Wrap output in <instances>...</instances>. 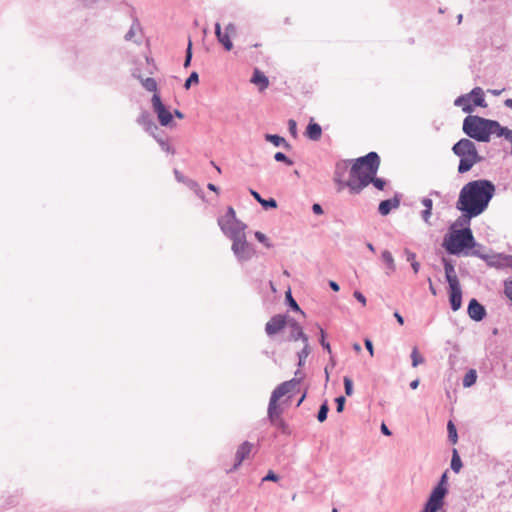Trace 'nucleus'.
Masks as SVG:
<instances>
[{"mask_svg":"<svg viewBox=\"0 0 512 512\" xmlns=\"http://www.w3.org/2000/svg\"><path fill=\"white\" fill-rule=\"evenodd\" d=\"M260 205L264 210L275 209L277 208V201L274 198H263V200H261Z\"/></svg>","mask_w":512,"mask_h":512,"instance_id":"c03bdc74","label":"nucleus"},{"mask_svg":"<svg viewBox=\"0 0 512 512\" xmlns=\"http://www.w3.org/2000/svg\"><path fill=\"white\" fill-rule=\"evenodd\" d=\"M282 409H275L270 414V409L267 410V416L270 423L283 435H290V427L288 423L281 417Z\"/></svg>","mask_w":512,"mask_h":512,"instance_id":"9b49d317","label":"nucleus"},{"mask_svg":"<svg viewBox=\"0 0 512 512\" xmlns=\"http://www.w3.org/2000/svg\"><path fill=\"white\" fill-rule=\"evenodd\" d=\"M456 209L461 212V215L457 218V220L450 226V229H457V227H470L471 219L479 216L480 214L465 208L464 206H460L456 203Z\"/></svg>","mask_w":512,"mask_h":512,"instance_id":"f8f14e48","label":"nucleus"},{"mask_svg":"<svg viewBox=\"0 0 512 512\" xmlns=\"http://www.w3.org/2000/svg\"><path fill=\"white\" fill-rule=\"evenodd\" d=\"M289 317L285 314H276L265 325V332L269 337L279 333L286 325Z\"/></svg>","mask_w":512,"mask_h":512,"instance_id":"9d476101","label":"nucleus"},{"mask_svg":"<svg viewBox=\"0 0 512 512\" xmlns=\"http://www.w3.org/2000/svg\"><path fill=\"white\" fill-rule=\"evenodd\" d=\"M494 134L497 137H503L508 141L512 140V130L508 127L502 126L497 120H495L494 123L493 135Z\"/></svg>","mask_w":512,"mask_h":512,"instance_id":"c756f323","label":"nucleus"},{"mask_svg":"<svg viewBox=\"0 0 512 512\" xmlns=\"http://www.w3.org/2000/svg\"><path fill=\"white\" fill-rule=\"evenodd\" d=\"M158 144L160 145L163 151L170 154L175 153V149L165 139H158Z\"/></svg>","mask_w":512,"mask_h":512,"instance_id":"3c124183","label":"nucleus"},{"mask_svg":"<svg viewBox=\"0 0 512 512\" xmlns=\"http://www.w3.org/2000/svg\"><path fill=\"white\" fill-rule=\"evenodd\" d=\"M485 262L490 267L495 268H512V255L496 253L487 255Z\"/></svg>","mask_w":512,"mask_h":512,"instance_id":"ddd939ff","label":"nucleus"},{"mask_svg":"<svg viewBox=\"0 0 512 512\" xmlns=\"http://www.w3.org/2000/svg\"><path fill=\"white\" fill-rule=\"evenodd\" d=\"M184 184H186L190 189L195 190L198 195H200V192L202 193V190L199 189V185L196 181L187 178Z\"/></svg>","mask_w":512,"mask_h":512,"instance_id":"5fc2aeb1","label":"nucleus"},{"mask_svg":"<svg viewBox=\"0 0 512 512\" xmlns=\"http://www.w3.org/2000/svg\"><path fill=\"white\" fill-rule=\"evenodd\" d=\"M349 162L350 160H341L335 164L333 180L338 186V191H341L345 187L349 189V184L357 183V179H353L351 177L349 180H344Z\"/></svg>","mask_w":512,"mask_h":512,"instance_id":"1a4fd4ad","label":"nucleus"},{"mask_svg":"<svg viewBox=\"0 0 512 512\" xmlns=\"http://www.w3.org/2000/svg\"><path fill=\"white\" fill-rule=\"evenodd\" d=\"M476 246L480 247V244L476 243L470 227L449 229L443 239V247L451 255L459 256L463 254L467 256L469 250Z\"/></svg>","mask_w":512,"mask_h":512,"instance_id":"7ed1b4c3","label":"nucleus"},{"mask_svg":"<svg viewBox=\"0 0 512 512\" xmlns=\"http://www.w3.org/2000/svg\"><path fill=\"white\" fill-rule=\"evenodd\" d=\"M133 76L138 78L142 84V86L149 92H156L157 90V82L154 78L147 77L143 78L141 75H136L133 73Z\"/></svg>","mask_w":512,"mask_h":512,"instance_id":"473e14b6","label":"nucleus"},{"mask_svg":"<svg viewBox=\"0 0 512 512\" xmlns=\"http://www.w3.org/2000/svg\"><path fill=\"white\" fill-rule=\"evenodd\" d=\"M454 105L461 107L462 111L468 113L469 115H471V113L474 111L470 92L458 96L454 101Z\"/></svg>","mask_w":512,"mask_h":512,"instance_id":"5701e85b","label":"nucleus"},{"mask_svg":"<svg viewBox=\"0 0 512 512\" xmlns=\"http://www.w3.org/2000/svg\"><path fill=\"white\" fill-rule=\"evenodd\" d=\"M312 211L316 215H322L324 213V210H323L322 206L319 203H314L312 205Z\"/></svg>","mask_w":512,"mask_h":512,"instance_id":"e2e57ef3","label":"nucleus"},{"mask_svg":"<svg viewBox=\"0 0 512 512\" xmlns=\"http://www.w3.org/2000/svg\"><path fill=\"white\" fill-rule=\"evenodd\" d=\"M246 228V224H241L237 233L236 231L229 230L225 232V236L232 240L231 249L239 262L249 261L255 254V249L253 245L249 243L246 239Z\"/></svg>","mask_w":512,"mask_h":512,"instance_id":"423d86ee","label":"nucleus"},{"mask_svg":"<svg viewBox=\"0 0 512 512\" xmlns=\"http://www.w3.org/2000/svg\"><path fill=\"white\" fill-rule=\"evenodd\" d=\"M484 247L482 245H480V247L476 246L475 248H471V252H469V255H472V256H475V257H479L480 259L482 260H486V257L488 254H485V253H482V249Z\"/></svg>","mask_w":512,"mask_h":512,"instance_id":"09e8293b","label":"nucleus"},{"mask_svg":"<svg viewBox=\"0 0 512 512\" xmlns=\"http://www.w3.org/2000/svg\"><path fill=\"white\" fill-rule=\"evenodd\" d=\"M380 163V156L375 151L354 160L349 175L351 178L357 179V183L349 184L350 194H360L369 184H372L378 190H384L387 184L386 180L376 176Z\"/></svg>","mask_w":512,"mask_h":512,"instance_id":"f257e3e1","label":"nucleus"},{"mask_svg":"<svg viewBox=\"0 0 512 512\" xmlns=\"http://www.w3.org/2000/svg\"><path fill=\"white\" fill-rule=\"evenodd\" d=\"M217 222L224 235L228 230L237 232L241 224H245L241 220L237 219L236 212L232 206L227 207L225 215L219 217Z\"/></svg>","mask_w":512,"mask_h":512,"instance_id":"6e6552de","label":"nucleus"},{"mask_svg":"<svg viewBox=\"0 0 512 512\" xmlns=\"http://www.w3.org/2000/svg\"><path fill=\"white\" fill-rule=\"evenodd\" d=\"M198 82H199V75H198V73L196 71H193V72H191L189 77L185 80L184 88L186 90H188V89H190V87L193 84H197Z\"/></svg>","mask_w":512,"mask_h":512,"instance_id":"ea45409f","label":"nucleus"},{"mask_svg":"<svg viewBox=\"0 0 512 512\" xmlns=\"http://www.w3.org/2000/svg\"><path fill=\"white\" fill-rule=\"evenodd\" d=\"M470 96L472 98V104H473L474 109H475V107H482V108L487 107V103L485 100V94L481 87H478V86L474 87L470 91Z\"/></svg>","mask_w":512,"mask_h":512,"instance_id":"a878e982","label":"nucleus"},{"mask_svg":"<svg viewBox=\"0 0 512 512\" xmlns=\"http://www.w3.org/2000/svg\"><path fill=\"white\" fill-rule=\"evenodd\" d=\"M265 140L270 142L275 147H283L286 150H290L292 148L291 144L287 142V140L277 134H265Z\"/></svg>","mask_w":512,"mask_h":512,"instance_id":"c85d7f7f","label":"nucleus"},{"mask_svg":"<svg viewBox=\"0 0 512 512\" xmlns=\"http://www.w3.org/2000/svg\"><path fill=\"white\" fill-rule=\"evenodd\" d=\"M192 56H193V53H192V42L191 40H189L188 42V46L186 48V52H185V60H184V68H188L191 64V60H192Z\"/></svg>","mask_w":512,"mask_h":512,"instance_id":"37998d69","label":"nucleus"},{"mask_svg":"<svg viewBox=\"0 0 512 512\" xmlns=\"http://www.w3.org/2000/svg\"><path fill=\"white\" fill-rule=\"evenodd\" d=\"M401 197L402 195L400 193H395L392 198L382 200L378 206V212L380 215L387 216L392 209L398 208L400 206Z\"/></svg>","mask_w":512,"mask_h":512,"instance_id":"a211bd4d","label":"nucleus"},{"mask_svg":"<svg viewBox=\"0 0 512 512\" xmlns=\"http://www.w3.org/2000/svg\"><path fill=\"white\" fill-rule=\"evenodd\" d=\"M285 299H286V302H287V305L295 312H301L303 314V311L301 310V308L299 307L298 303L296 302V300L293 298L292 296V293H291V290L289 289L288 291L285 292Z\"/></svg>","mask_w":512,"mask_h":512,"instance_id":"e433bc0d","label":"nucleus"},{"mask_svg":"<svg viewBox=\"0 0 512 512\" xmlns=\"http://www.w3.org/2000/svg\"><path fill=\"white\" fill-rule=\"evenodd\" d=\"M262 480L277 482L279 480V476L275 472L270 470Z\"/></svg>","mask_w":512,"mask_h":512,"instance_id":"4d7b16f0","label":"nucleus"},{"mask_svg":"<svg viewBox=\"0 0 512 512\" xmlns=\"http://www.w3.org/2000/svg\"><path fill=\"white\" fill-rule=\"evenodd\" d=\"M319 342H320L321 346L323 347V349L326 350L329 354H331L332 351H331L330 343L328 341H326V333L322 328H320Z\"/></svg>","mask_w":512,"mask_h":512,"instance_id":"a18cd8bd","label":"nucleus"},{"mask_svg":"<svg viewBox=\"0 0 512 512\" xmlns=\"http://www.w3.org/2000/svg\"><path fill=\"white\" fill-rule=\"evenodd\" d=\"M345 394L351 396L353 394V381L350 377L345 376L343 379Z\"/></svg>","mask_w":512,"mask_h":512,"instance_id":"49530a36","label":"nucleus"},{"mask_svg":"<svg viewBox=\"0 0 512 512\" xmlns=\"http://www.w3.org/2000/svg\"><path fill=\"white\" fill-rule=\"evenodd\" d=\"M302 378V373L300 372V370H297L295 372V377L292 378L291 380L285 381L284 383H288V389L290 391H293L300 384Z\"/></svg>","mask_w":512,"mask_h":512,"instance_id":"58836bf2","label":"nucleus"},{"mask_svg":"<svg viewBox=\"0 0 512 512\" xmlns=\"http://www.w3.org/2000/svg\"><path fill=\"white\" fill-rule=\"evenodd\" d=\"M174 176H175V179L180 182V183H185V181L187 180V177L184 176L179 170L177 169H174Z\"/></svg>","mask_w":512,"mask_h":512,"instance_id":"680f3d73","label":"nucleus"},{"mask_svg":"<svg viewBox=\"0 0 512 512\" xmlns=\"http://www.w3.org/2000/svg\"><path fill=\"white\" fill-rule=\"evenodd\" d=\"M477 381V372L475 369H469L464 378H463V386L465 388L473 386Z\"/></svg>","mask_w":512,"mask_h":512,"instance_id":"f704fd0d","label":"nucleus"},{"mask_svg":"<svg viewBox=\"0 0 512 512\" xmlns=\"http://www.w3.org/2000/svg\"><path fill=\"white\" fill-rule=\"evenodd\" d=\"M495 120L478 115H468L462 123V131L470 140L488 143L493 135Z\"/></svg>","mask_w":512,"mask_h":512,"instance_id":"39448f33","label":"nucleus"},{"mask_svg":"<svg viewBox=\"0 0 512 512\" xmlns=\"http://www.w3.org/2000/svg\"><path fill=\"white\" fill-rule=\"evenodd\" d=\"M287 325L289 327V335L287 336L286 341H308V336L303 332L301 325L295 319L289 318Z\"/></svg>","mask_w":512,"mask_h":512,"instance_id":"4468645a","label":"nucleus"},{"mask_svg":"<svg viewBox=\"0 0 512 512\" xmlns=\"http://www.w3.org/2000/svg\"><path fill=\"white\" fill-rule=\"evenodd\" d=\"M494 194L495 185L492 181L472 180L461 188L456 203L481 215L488 208Z\"/></svg>","mask_w":512,"mask_h":512,"instance_id":"f03ea898","label":"nucleus"},{"mask_svg":"<svg viewBox=\"0 0 512 512\" xmlns=\"http://www.w3.org/2000/svg\"><path fill=\"white\" fill-rule=\"evenodd\" d=\"M431 215H432V210L424 209V210L421 212V217H422L423 221H424L426 224H429V225L431 224V223H430Z\"/></svg>","mask_w":512,"mask_h":512,"instance_id":"13d9d810","label":"nucleus"},{"mask_svg":"<svg viewBox=\"0 0 512 512\" xmlns=\"http://www.w3.org/2000/svg\"><path fill=\"white\" fill-rule=\"evenodd\" d=\"M305 136L311 141H318L322 135L321 126L311 119L306 127Z\"/></svg>","mask_w":512,"mask_h":512,"instance_id":"b1692460","label":"nucleus"},{"mask_svg":"<svg viewBox=\"0 0 512 512\" xmlns=\"http://www.w3.org/2000/svg\"><path fill=\"white\" fill-rule=\"evenodd\" d=\"M136 26H139V22H138V19L136 17H133V24L131 25L130 29L128 30V32L124 36L126 41L132 40V38L135 35V30L134 29H135Z\"/></svg>","mask_w":512,"mask_h":512,"instance_id":"de8ad7c7","label":"nucleus"},{"mask_svg":"<svg viewBox=\"0 0 512 512\" xmlns=\"http://www.w3.org/2000/svg\"><path fill=\"white\" fill-rule=\"evenodd\" d=\"M310 353H311V347L309 345V340H308L307 342H303V348L297 352V358H298L297 366L299 368L303 367L305 365L306 359Z\"/></svg>","mask_w":512,"mask_h":512,"instance_id":"2f4dec72","label":"nucleus"},{"mask_svg":"<svg viewBox=\"0 0 512 512\" xmlns=\"http://www.w3.org/2000/svg\"><path fill=\"white\" fill-rule=\"evenodd\" d=\"M328 412H329V405H328V401L325 400L319 407V410L317 413V420L321 423L324 422L328 417Z\"/></svg>","mask_w":512,"mask_h":512,"instance_id":"4c0bfd02","label":"nucleus"},{"mask_svg":"<svg viewBox=\"0 0 512 512\" xmlns=\"http://www.w3.org/2000/svg\"><path fill=\"white\" fill-rule=\"evenodd\" d=\"M447 431H448V440L452 444H456L458 441V434L455 424L452 420H449L447 423Z\"/></svg>","mask_w":512,"mask_h":512,"instance_id":"c9c22d12","label":"nucleus"},{"mask_svg":"<svg viewBox=\"0 0 512 512\" xmlns=\"http://www.w3.org/2000/svg\"><path fill=\"white\" fill-rule=\"evenodd\" d=\"M147 64L149 65L148 73L153 74L156 66L152 58L146 57Z\"/></svg>","mask_w":512,"mask_h":512,"instance_id":"338daca9","label":"nucleus"},{"mask_svg":"<svg viewBox=\"0 0 512 512\" xmlns=\"http://www.w3.org/2000/svg\"><path fill=\"white\" fill-rule=\"evenodd\" d=\"M442 263H443L444 270H445V278H446V281L448 282L449 286L460 284L459 279L455 272L454 264L452 263V261L443 257Z\"/></svg>","mask_w":512,"mask_h":512,"instance_id":"412c9836","label":"nucleus"},{"mask_svg":"<svg viewBox=\"0 0 512 512\" xmlns=\"http://www.w3.org/2000/svg\"><path fill=\"white\" fill-rule=\"evenodd\" d=\"M274 160L277 161V162H282L288 166H291L293 165V160L290 159L285 153L283 152H276L274 154Z\"/></svg>","mask_w":512,"mask_h":512,"instance_id":"a19ab883","label":"nucleus"},{"mask_svg":"<svg viewBox=\"0 0 512 512\" xmlns=\"http://www.w3.org/2000/svg\"><path fill=\"white\" fill-rule=\"evenodd\" d=\"M444 503V496L431 492L428 496V499L424 505L422 512H445L443 510Z\"/></svg>","mask_w":512,"mask_h":512,"instance_id":"2eb2a0df","label":"nucleus"},{"mask_svg":"<svg viewBox=\"0 0 512 512\" xmlns=\"http://www.w3.org/2000/svg\"><path fill=\"white\" fill-rule=\"evenodd\" d=\"M404 255L406 256V260L410 262V264L416 261V254L413 251L409 250L408 248L404 249Z\"/></svg>","mask_w":512,"mask_h":512,"instance_id":"6e6d98bb","label":"nucleus"},{"mask_svg":"<svg viewBox=\"0 0 512 512\" xmlns=\"http://www.w3.org/2000/svg\"><path fill=\"white\" fill-rule=\"evenodd\" d=\"M255 238L260 243L264 244L267 248H270L272 246L270 241H269V239H268V237L264 233H262L260 231H256L255 232Z\"/></svg>","mask_w":512,"mask_h":512,"instance_id":"8fccbe9b","label":"nucleus"},{"mask_svg":"<svg viewBox=\"0 0 512 512\" xmlns=\"http://www.w3.org/2000/svg\"><path fill=\"white\" fill-rule=\"evenodd\" d=\"M253 444L249 441H244L237 449L235 454L236 462L234 464V469H237L241 463L248 458L250 455V452L252 450Z\"/></svg>","mask_w":512,"mask_h":512,"instance_id":"4be33fe9","label":"nucleus"},{"mask_svg":"<svg viewBox=\"0 0 512 512\" xmlns=\"http://www.w3.org/2000/svg\"><path fill=\"white\" fill-rule=\"evenodd\" d=\"M251 196L260 204L263 197L254 189H249Z\"/></svg>","mask_w":512,"mask_h":512,"instance_id":"69168bd1","label":"nucleus"},{"mask_svg":"<svg viewBox=\"0 0 512 512\" xmlns=\"http://www.w3.org/2000/svg\"><path fill=\"white\" fill-rule=\"evenodd\" d=\"M467 313L469 317L476 322L482 321L487 315L485 307L475 298L469 301Z\"/></svg>","mask_w":512,"mask_h":512,"instance_id":"dca6fc26","label":"nucleus"},{"mask_svg":"<svg viewBox=\"0 0 512 512\" xmlns=\"http://www.w3.org/2000/svg\"><path fill=\"white\" fill-rule=\"evenodd\" d=\"M137 123L145 128V130L153 134V131H159L158 126L153 121L151 114L148 111H142L137 118Z\"/></svg>","mask_w":512,"mask_h":512,"instance_id":"aec40b11","label":"nucleus"},{"mask_svg":"<svg viewBox=\"0 0 512 512\" xmlns=\"http://www.w3.org/2000/svg\"><path fill=\"white\" fill-rule=\"evenodd\" d=\"M153 111L156 113L158 121L162 126H169L173 122V114L162 102L159 94L154 93L151 99Z\"/></svg>","mask_w":512,"mask_h":512,"instance_id":"0eeeda50","label":"nucleus"},{"mask_svg":"<svg viewBox=\"0 0 512 512\" xmlns=\"http://www.w3.org/2000/svg\"><path fill=\"white\" fill-rule=\"evenodd\" d=\"M381 258L387 267L386 274L390 275L391 273L395 272L396 265H395L394 258L392 256L391 252L388 250H384L381 254Z\"/></svg>","mask_w":512,"mask_h":512,"instance_id":"7c9ffc66","label":"nucleus"},{"mask_svg":"<svg viewBox=\"0 0 512 512\" xmlns=\"http://www.w3.org/2000/svg\"><path fill=\"white\" fill-rule=\"evenodd\" d=\"M421 203L423 204V206L425 207V209L432 210V208H433V201H432V199H430V198H428V197H424V198L421 200Z\"/></svg>","mask_w":512,"mask_h":512,"instance_id":"052dcab7","label":"nucleus"},{"mask_svg":"<svg viewBox=\"0 0 512 512\" xmlns=\"http://www.w3.org/2000/svg\"><path fill=\"white\" fill-rule=\"evenodd\" d=\"M215 35L219 43H221L226 51H230L233 48V43L230 39V35L226 32H222L220 23L215 24Z\"/></svg>","mask_w":512,"mask_h":512,"instance_id":"bb28decb","label":"nucleus"},{"mask_svg":"<svg viewBox=\"0 0 512 512\" xmlns=\"http://www.w3.org/2000/svg\"><path fill=\"white\" fill-rule=\"evenodd\" d=\"M449 303L451 309L455 312L462 306V290L460 284L449 286Z\"/></svg>","mask_w":512,"mask_h":512,"instance_id":"6ab92c4d","label":"nucleus"},{"mask_svg":"<svg viewBox=\"0 0 512 512\" xmlns=\"http://www.w3.org/2000/svg\"><path fill=\"white\" fill-rule=\"evenodd\" d=\"M251 83L258 86L259 91H264L269 86V79L268 77L260 71L258 68H255L253 71V75L251 77Z\"/></svg>","mask_w":512,"mask_h":512,"instance_id":"393cba45","label":"nucleus"},{"mask_svg":"<svg viewBox=\"0 0 512 512\" xmlns=\"http://www.w3.org/2000/svg\"><path fill=\"white\" fill-rule=\"evenodd\" d=\"M412 366L417 367L424 362V358L420 355L418 349L415 347L411 352Z\"/></svg>","mask_w":512,"mask_h":512,"instance_id":"79ce46f5","label":"nucleus"},{"mask_svg":"<svg viewBox=\"0 0 512 512\" xmlns=\"http://www.w3.org/2000/svg\"><path fill=\"white\" fill-rule=\"evenodd\" d=\"M453 154L459 158L457 172L465 174L469 172L477 163L485 160L484 156L480 155L476 144L468 139L461 138L451 148Z\"/></svg>","mask_w":512,"mask_h":512,"instance_id":"20e7f679","label":"nucleus"},{"mask_svg":"<svg viewBox=\"0 0 512 512\" xmlns=\"http://www.w3.org/2000/svg\"><path fill=\"white\" fill-rule=\"evenodd\" d=\"M236 25L234 23H229L226 27H225V32L228 33L229 35L230 34H235L236 33Z\"/></svg>","mask_w":512,"mask_h":512,"instance_id":"774afa93","label":"nucleus"},{"mask_svg":"<svg viewBox=\"0 0 512 512\" xmlns=\"http://www.w3.org/2000/svg\"><path fill=\"white\" fill-rule=\"evenodd\" d=\"M291 391L288 389V383H281L279 384L272 392L271 394V397H270V400H269V404H268V409H270V414L272 413L273 410L275 409H281L278 405V400L285 396L286 394L290 393Z\"/></svg>","mask_w":512,"mask_h":512,"instance_id":"f3484780","label":"nucleus"},{"mask_svg":"<svg viewBox=\"0 0 512 512\" xmlns=\"http://www.w3.org/2000/svg\"><path fill=\"white\" fill-rule=\"evenodd\" d=\"M450 467H451L452 471L455 473H459L463 467L462 460H461L458 450L456 448L452 449V458H451Z\"/></svg>","mask_w":512,"mask_h":512,"instance_id":"72a5a7b5","label":"nucleus"},{"mask_svg":"<svg viewBox=\"0 0 512 512\" xmlns=\"http://www.w3.org/2000/svg\"><path fill=\"white\" fill-rule=\"evenodd\" d=\"M353 296L355 297V299L357 301L362 303V305H366V297L364 296V294L362 292L356 290V291H354Z\"/></svg>","mask_w":512,"mask_h":512,"instance_id":"bf43d9fd","label":"nucleus"},{"mask_svg":"<svg viewBox=\"0 0 512 512\" xmlns=\"http://www.w3.org/2000/svg\"><path fill=\"white\" fill-rule=\"evenodd\" d=\"M364 344H365L366 349L369 351L370 355L373 356L374 348H373L372 341L370 339L366 338L364 340Z\"/></svg>","mask_w":512,"mask_h":512,"instance_id":"0e129e2a","label":"nucleus"},{"mask_svg":"<svg viewBox=\"0 0 512 512\" xmlns=\"http://www.w3.org/2000/svg\"><path fill=\"white\" fill-rule=\"evenodd\" d=\"M335 403H336V411L338 413H341L344 410L346 398L344 396H338L335 398Z\"/></svg>","mask_w":512,"mask_h":512,"instance_id":"603ef678","label":"nucleus"},{"mask_svg":"<svg viewBox=\"0 0 512 512\" xmlns=\"http://www.w3.org/2000/svg\"><path fill=\"white\" fill-rule=\"evenodd\" d=\"M288 130L291 136L297 137V123L295 120L290 119L288 121Z\"/></svg>","mask_w":512,"mask_h":512,"instance_id":"864d4df0","label":"nucleus"},{"mask_svg":"<svg viewBox=\"0 0 512 512\" xmlns=\"http://www.w3.org/2000/svg\"><path fill=\"white\" fill-rule=\"evenodd\" d=\"M432 493L446 497L448 490V471L442 473L436 486L432 489Z\"/></svg>","mask_w":512,"mask_h":512,"instance_id":"cd10ccee","label":"nucleus"}]
</instances>
